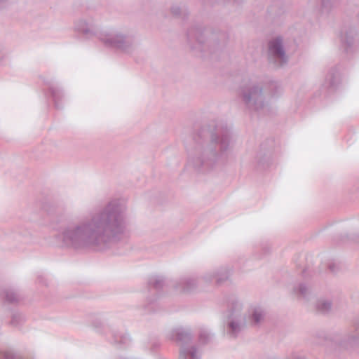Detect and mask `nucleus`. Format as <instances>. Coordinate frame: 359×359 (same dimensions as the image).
<instances>
[{"mask_svg":"<svg viewBox=\"0 0 359 359\" xmlns=\"http://www.w3.org/2000/svg\"><path fill=\"white\" fill-rule=\"evenodd\" d=\"M269 48L272 53L276 54L277 55L282 56L283 53L280 46V41L278 40L271 43Z\"/></svg>","mask_w":359,"mask_h":359,"instance_id":"f257e3e1","label":"nucleus"},{"mask_svg":"<svg viewBox=\"0 0 359 359\" xmlns=\"http://www.w3.org/2000/svg\"><path fill=\"white\" fill-rule=\"evenodd\" d=\"M261 316V315L259 313H255L254 315H253V318L255 319V320L256 322H258L259 320V317Z\"/></svg>","mask_w":359,"mask_h":359,"instance_id":"f03ea898","label":"nucleus"}]
</instances>
